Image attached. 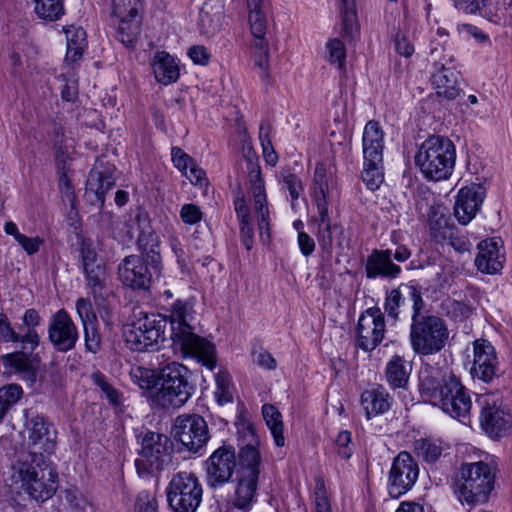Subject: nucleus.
I'll return each mask as SVG.
<instances>
[{
    "label": "nucleus",
    "mask_w": 512,
    "mask_h": 512,
    "mask_svg": "<svg viewBox=\"0 0 512 512\" xmlns=\"http://www.w3.org/2000/svg\"><path fill=\"white\" fill-rule=\"evenodd\" d=\"M411 373V365L401 356L394 355L387 362L385 376L392 389L405 388Z\"/></svg>",
    "instance_id": "32"
},
{
    "label": "nucleus",
    "mask_w": 512,
    "mask_h": 512,
    "mask_svg": "<svg viewBox=\"0 0 512 512\" xmlns=\"http://www.w3.org/2000/svg\"><path fill=\"white\" fill-rule=\"evenodd\" d=\"M314 499L316 512H331V504L326 491L324 480L321 476L317 475L314 478Z\"/></svg>",
    "instance_id": "52"
},
{
    "label": "nucleus",
    "mask_w": 512,
    "mask_h": 512,
    "mask_svg": "<svg viewBox=\"0 0 512 512\" xmlns=\"http://www.w3.org/2000/svg\"><path fill=\"white\" fill-rule=\"evenodd\" d=\"M76 311L81 320L82 325L89 323H97V317L94 313L92 303L87 298H79L76 301Z\"/></svg>",
    "instance_id": "58"
},
{
    "label": "nucleus",
    "mask_w": 512,
    "mask_h": 512,
    "mask_svg": "<svg viewBox=\"0 0 512 512\" xmlns=\"http://www.w3.org/2000/svg\"><path fill=\"white\" fill-rule=\"evenodd\" d=\"M402 272L399 265L392 261V251L390 249H374L368 255L365 264V274L368 279H395Z\"/></svg>",
    "instance_id": "24"
},
{
    "label": "nucleus",
    "mask_w": 512,
    "mask_h": 512,
    "mask_svg": "<svg viewBox=\"0 0 512 512\" xmlns=\"http://www.w3.org/2000/svg\"><path fill=\"white\" fill-rule=\"evenodd\" d=\"M384 132L377 121H368L362 135L363 171L366 187L377 190L384 181L383 167Z\"/></svg>",
    "instance_id": "8"
},
{
    "label": "nucleus",
    "mask_w": 512,
    "mask_h": 512,
    "mask_svg": "<svg viewBox=\"0 0 512 512\" xmlns=\"http://www.w3.org/2000/svg\"><path fill=\"white\" fill-rule=\"evenodd\" d=\"M135 220L137 221L140 230L137 243L139 249L142 251V256L147 259H151L152 254H155V256H161L160 252L157 250L159 246L158 236L149 227L147 216L138 214Z\"/></svg>",
    "instance_id": "34"
},
{
    "label": "nucleus",
    "mask_w": 512,
    "mask_h": 512,
    "mask_svg": "<svg viewBox=\"0 0 512 512\" xmlns=\"http://www.w3.org/2000/svg\"><path fill=\"white\" fill-rule=\"evenodd\" d=\"M236 426L239 447L236 457V475L259 478L262 457L255 427L246 419H240Z\"/></svg>",
    "instance_id": "11"
},
{
    "label": "nucleus",
    "mask_w": 512,
    "mask_h": 512,
    "mask_svg": "<svg viewBox=\"0 0 512 512\" xmlns=\"http://www.w3.org/2000/svg\"><path fill=\"white\" fill-rule=\"evenodd\" d=\"M93 382L101 389L104 397L113 406H119L122 402L121 393L115 389L106 379V377L97 372L92 375Z\"/></svg>",
    "instance_id": "48"
},
{
    "label": "nucleus",
    "mask_w": 512,
    "mask_h": 512,
    "mask_svg": "<svg viewBox=\"0 0 512 512\" xmlns=\"http://www.w3.org/2000/svg\"><path fill=\"white\" fill-rule=\"evenodd\" d=\"M262 415L276 446L283 447L285 445V437L283 435L284 424L282 414L274 405L267 403L262 406Z\"/></svg>",
    "instance_id": "38"
},
{
    "label": "nucleus",
    "mask_w": 512,
    "mask_h": 512,
    "mask_svg": "<svg viewBox=\"0 0 512 512\" xmlns=\"http://www.w3.org/2000/svg\"><path fill=\"white\" fill-rule=\"evenodd\" d=\"M283 187L289 191L292 205L299 199L304 190L301 179L290 172L283 174Z\"/></svg>",
    "instance_id": "56"
},
{
    "label": "nucleus",
    "mask_w": 512,
    "mask_h": 512,
    "mask_svg": "<svg viewBox=\"0 0 512 512\" xmlns=\"http://www.w3.org/2000/svg\"><path fill=\"white\" fill-rule=\"evenodd\" d=\"M223 20L222 5L213 11L212 6L206 3L200 11L199 28L201 32L207 36L214 35L221 28Z\"/></svg>",
    "instance_id": "42"
},
{
    "label": "nucleus",
    "mask_w": 512,
    "mask_h": 512,
    "mask_svg": "<svg viewBox=\"0 0 512 512\" xmlns=\"http://www.w3.org/2000/svg\"><path fill=\"white\" fill-rule=\"evenodd\" d=\"M395 49L399 55L409 58L413 55L415 48L410 40V37L404 33L399 32L394 39Z\"/></svg>",
    "instance_id": "62"
},
{
    "label": "nucleus",
    "mask_w": 512,
    "mask_h": 512,
    "mask_svg": "<svg viewBox=\"0 0 512 512\" xmlns=\"http://www.w3.org/2000/svg\"><path fill=\"white\" fill-rule=\"evenodd\" d=\"M386 333L384 313L379 307H370L363 311L357 322L356 335L357 346L371 352L383 341Z\"/></svg>",
    "instance_id": "15"
},
{
    "label": "nucleus",
    "mask_w": 512,
    "mask_h": 512,
    "mask_svg": "<svg viewBox=\"0 0 512 512\" xmlns=\"http://www.w3.org/2000/svg\"><path fill=\"white\" fill-rule=\"evenodd\" d=\"M481 405L480 424L483 430L492 438H500L508 435L512 428L511 417L502 408V403H497L493 395L484 394L477 399Z\"/></svg>",
    "instance_id": "17"
},
{
    "label": "nucleus",
    "mask_w": 512,
    "mask_h": 512,
    "mask_svg": "<svg viewBox=\"0 0 512 512\" xmlns=\"http://www.w3.org/2000/svg\"><path fill=\"white\" fill-rule=\"evenodd\" d=\"M166 496L172 512H196L202 502L203 488L193 473L178 472L170 480Z\"/></svg>",
    "instance_id": "10"
},
{
    "label": "nucleus",
    "mask_w": 512,
    "mask_h": 512,
    "mask_svg": "<svg viewBox=\"0 0 512 512\" xmlns=\"http://www.w3.org/2000/svg\"><path fill=\"white\" fill-rule=\"evenodd\" d=\"M115 17L118 19L117 39L126 47H134L141 33V15Z\"/></svg>",
    "instance_id": "33"
},
{
    "label": "nucleus",
    "mask_w": 512,
    "mask_h": 512,
    "mask_svg": "<svg viewBox=\"0 0 512 512\" xmlns=\"http://www.w3.org/2000/svg\"><path fill=\"white\" fill-rule=\"evenodd\" d=\"M22 335L11 326L7 316L0 313V343H22Z\"/></svg>",
    "instance_id": "57"
},
{
    "label": "nucleus",
    "mask_w": 512,
    "mask_h": 512,
    "mask_svg": "<svg viewBox=\"0 0 512 512\" xmlns=\"http://www.w3.org/2000/svg\"><path fill=\"white\" fill-rule=\"evenodd\" d=\"M132 381L141 389H152L158 386V372L143 367H135L131 370Z\"/></svg>",
    "instance_id": "47"
},
{
    "label": "nucleus",
    "mask_w": 512,
    "mask_h": 512,
    "mask_svg": "<svg viewBox=\"0 0 512 512\" xmlns=\"http://www.w3.org/2000/svg\"><path fill=\"white\" fill-rule=\"evenodd\" d=\"M252 44L254 65L259 69V75L263 84L270 83L269 72V45L265 36H253Z\"/></svg>",
    "instance_id": "37"
},
{
    "label": "nucleus",
    "mask_w": 512,
    "mask_h": 512,
    "mask_svg": "<svg viewBox=\"0 0 512 512\" xmlns=\"http://www.w3.org/2000/svg\"><path fill=\"white\" fill-rule=\"evenodd\" d=\"M499 369V361L494 346L486 339L473 342V364L470 369L472 378L485 383L491 382Z\"/></svg>",
    "instance_id": "20"
},
{
    "label": "nucleus",
    "mask_w": 512,
    "mask_h": 512,
    "mask_svg": "<svg viewBox=\"0 0 512 512\" xmlns=\"http://www.w3.org/2000/svg\"><path fill=\"white\" fill-rule=\"evenodd\" d=\"M217 384L216 395L219 396L224 402L232 400V394L230 391V378L226 372H220L215 377Z\"/></svg>",
    "instance_id": "63"
},
{
    "label": "nucleus",
    "mask_w": 512,
    "mask_h": 512,
    "mask_svg": "<svg viewBox=\"0 0 512 512\" xmlns=\"http://www.w3.org/2000/svg\"><path fill=\"white\" fill-rule=\"evenodd\" d=\"M360 402L367 418L370 419L389 411L393 399L385 390V388L379 385L374 388L365 390L361 394Z\"/></svg>",
    "instance_id": "29"
},
{
    "label": "nucleus",
    "mask_w": 512,
    "mask_h": 512,
    "mask_svg": "<svg viewBox=\"0 0 512 512\" xmlns=\"http://www.w3.org/2000/svg\"><path fill=\"white\" fill-rule=\"evenodd\" d=\"M115 186V179L111 174L92 169L86 182L85 195L91 205H98L102 209L105 203V194Z\"/></svg>",
    "instance_id": "26"
},
{
    "label": "nucleus",
    "mask_w": 512,
    "mask_h": 512,
    "mask_svg": "<svg viewBox=\"0 0 512 512\" xmlns=\"http://www.w3.org/2000/svg\"><path fill=\"white\" fill-rule=\"evenodd\" d=\"M34 12L41 20L55 22L65 14L64 0H34Z\"/></svg>",
    "instance_id": "43"
},
{
    "label": "nucleus",
    "mask_w": 512,
    "mask_h": 512,
    "mask_svg": "<svg viewBox=\"0 0 512 512\" xmlns=\"http://www.w3.org/2000/svg\"><path fill=\"white\" fill-rule=\"evenodd\" d=\"M20 344V350L7 353L2 357L3 365L18 372H30L34 369L37 360L34 355L36 348L25 347L23 343Z\"/></svg>",
    "instance_id": "35"
},
{
    "label": "nucleus",
    "mask_w": 512,
    "mask_h": 512,
    "mask_svg": "<svg viewBox=\"0 0 512 512\" xmlns=\"http://www.w3.org/2000/svg\"><path fill=\"white\" fill-rule=\"evenodd\" d=\"M153 73L156 80L164 85L176 82L180 69L175 59L165 51H158L152 60Z\"/></svg>",
    "instance_id": "31"
},
{
    "label": "nucleus",
    "mask_w": 512,
    "mask_h": 512,
    "mask_svg": "<svg viewBox=\"0 0 512 512\" xmlns=\"http://www.w3.org/2000/svg\"><path fill=\"white\" fill-rule=\"evenodd\" d=\"M335 443L339 456L343 459H349L353 453L351 433L347 430L339 432Z\"/></svg>",
    "instance_id": "59"
},
{
    "label": "nucleus",
    "mask_w": 512,
    "mask_h": 512,
    "mask_svg": "<svg viewBox=\"0 0 512 512\" xmlns=\"http://www.w3.org/2000/svg\"><path fill=\"white\" fill-rule=\"evenodd\" d=\"M452 55H446L440 61H434L435 72L432 75V84L439 96L453 100L460 95V76L453 65Z\"/></svg>",
    "instance_id": "22"
},
{
    "label": "nucleus",
    "mask_w": 512,
    "mask_h": 512,
    "mask_svg": "<svg viewBox=\"0 0 512 512\" xmlns=\"http://www.w3.org/2000/svg\"><path fill=\"white\" fill-rule=\"evenodd\" d=\"M157 500L152 494L142 491L138 494L135 512H157Z\"/></svg>",
    "instance_id": "61"
},
{
    "label": "nucleus",
    "mask_w": 512,
    "mask_h": 512,
    "mask_svg": "<svg viewBox=\"0 0 512 512\" xmlns=\"http://www.w3.org/2000/svg\"><path fill=\"white\" fill-rule=\"evenodd\" d=\"M405 287H414L413 285L401 284L398 288L392 289L386 292L384 300V311L387 316L394 321L399 319L401 309L405 306L406 301H409V297Z\"/></svg>",
    "instance_id": "39"
},
{
    "label": "nucleus",
    "mask_w": 512,
    "mask_h": 512,
    "mask_svg": "<svg viewBox=\"0 0 512 512\" xmlns=\"http://www.w3.org/2000/svg\"><path fill=\"white\" fill-rule=\"evenodd\" d=\"M83 270L104 266L98 258L95 248L87 242H83L80 249Z\"/></svg>",
    "instance_id": "54"
},
{
    "label": "nucleus",
    "mask_w": 512,
    "mask_h": 512,
    "mask_svg": "<svg viewBox=\"0 0 512 512\" xmlns=\"http://www.w3.org/2000/svg\"><path fill=\"white\" fill-rule=\"evenodd\" d=\"M328 50V60L332 64H338L341 68L346 58V50L342 41L332 39L326 44Z\"/></svg>",
    "instance_id": "55"
},
{
    "label": "nucleus",
    "mask_w": 512,
    "mask_h": 512,
    "mask_svg": "<svg viewBox=\"0 0 512 512\" xmlns=\"http://www.w3.org/2000/svg\"><path fill=\"white\" fill-rule=\"evenodd\" d=\"M22 394V387L17 384H8L0 387V422L4 419L10 408L21 399Z\"/></svg>",
    "instance_id": "45"
},
{
    "label": "nucleus",
    "mask_w": 512,
    "mask_h": 512,
    "mask_svg": "<svg viewBox=\"0 0 512 512\" xmlns=\"http://www.w3.org/2000/svg\"><path fill=\"white\" fill-rule=\"evenodd\" d=\"M420 389L424 397L451 417L463 423L470 419L471 397L456 376H444L441 382L433 377L422 378Z\"/></svg>",
    "instance_id": "4"
},
{
    "label": "nucleus",
    "mask_w": 512,
    "mask_h": 512,
    "mask_svg": "<svg viewBox=\"0 0 512 512\" xmlns=\"http://www.w3.org/2000/svg\"><path fill=\"white\" fill-rule=\"evenodd\" d=\"M189 370L178 362H171L158 371V390L154 401L162 408H179L193 393L188 381Z\"/></svg>",
    "instance_id": "7"
},
{
    "label": "nucleus",
    "mask_w": 512,
    "mask_h": 512,
    "mask_svg": "<svg viewBox=\"0 0 512 512\" xmlns=\"http://www.w3.org/2000/svg\"><path fill=\"white\" fill-rule=\"evenodd\" d=\"M329 184L327 170L324 164L317 163L313 177V199L317 210L320 207L328 208Z\"/></svg>",
    "instance_id": "41"
},
{
    "label": "nucleus",
    "mask_w": 512,
    "mask_h": 512,
    "mask_svg": "<svg viewBox=\"0 0 512 512\" xmlns=\"http://www.w3.org/2000/svg\"><path fill=\"white\" fill-rule=\"evenodd\" d=\"M317 212L318 216L314 219L318 227L317 240L325 252L331 253L335 242H339V236L343 234V228L338 224L331 223L328 208L320 207Z\"/></svg>",
    "instance_id": "27"
},
{
    "label": "nucleus",
    "mask_w": 512,
    "mask_h": 512,
    "mask_svg": "<svg viewBox=\"0 0 512 512\" xmlns=\"http://www.w3.org/2000/svg\"><path fill=\"white\" fill-rule=\"evenodd\" d=\"M456 148L447 137L430 136L419 147L415 155L416 166L428 180L448 179L454 170Z\"/></svg>",
    "instance_id": "5"
},
{
    "label": "nucleus",
    "mask_w": 512,
    "mask_h": 512,
    "mask_svg": "<svg viewBox=\"0 0 512 512\" xmlns=\"http://www.w3.org/2000/svg\"><path fill=\"white\" fill-rule=\"evenodd\" d=\"M58 79L62 82L61 98L67 102H74L78 97V81L74 73L68 70L66 73L60 74Z\"/></svg>",
    "instance_id": "49"
},
{
    "label": "nucleus",
    "mask_w": 512,
    "mask_h": 512,
    "mask_svg": "<svg viewBox=\"0 0 512 512\" xmlns=\"http://www.w3.org/2000/svg\"><path fill=\"white\" fill-rule=\"evenodd\" d=\"M143 6V0H114L113 4V16L129 15L135 16L139 14L140 9Z\"/></svg>",
    "instance_id": "53"
},
{
    "label": "nucleus",
    "mask_w": 512,
    "mask_h": 512,
    "mask_svg": "<svg viewBox=\"0 0 512 512\" xmlns=\"http://www.w3.org/2000/svg\"><path fill=\"white\" fill-rule=\"evenodd\" d=\"M172 162L174 166L183 174L194 160L179 147L171 149Z\"/></svg>",
    "instance_id": "64"
},
{
    "label": "nucleus",
    "mask_w": 512,
    "mask_h": 512,
    "mask_svg": "<svg viewBox=\"0 0 512 512\" xmlns=\"http://www.w3.org/2000/svg\"><path fill=\"white\" fill-rule=\"evenodd\" d=\"M195 299H178L168 316L173 344L180 348L184 356L196 358L209 370L216 367L215 346L194 332Z\"/></svg>",
    "instance_id": "1"
},
{
    "label": "nucleus",
    "mask_w": 512,
    "mask_h": 512,
    "mask_svg": "<svg viewBox=\"0 0 512 512\" xmlns=\"http://www.w3.org/2000/svg\"><path fill=\"white\" fill-rule=\"evenodd\" d=\"M162 272L161 256L151 255L147 259L141 255H128L118 264L117 273L119 281L133 290H148L154 279L159 278Z\"/></svg>",
    "instance_id": "9"
},
{
    "label": "nucleus",
    "mask_w": 512,
    "mask_h": 512,
    "mask_svg": "<svg viewBox=\"0 0 512 512\" xmlns=\"http://www.w3.org/2000/svg\"><path fill=\"white\" fill-rule=\"evenodd\" d=\"M203 213L192 203L184 204L180 209V218L187 225H194L202 220Z\"/></svg>",
    "instance_id": "60"
},
{
    "label": "nucleus",
    "mask_w": 512,
    "mask_h": 512,
    "mask_svg": "<svg viewBox=\"0 0 512 512\" xmlns=\"http://www.w3.org/2000/svg\"><path fill=\"white\" fill-rule=\"evenodd\" d=\"M342 35L347 38H354L358 33L357 15L354 5L341 6Z\"/></svg>",
    "instance_id": "51"
},
{
    "label": "nucleus",
    "mask_w": 512,
    "mask_h": 512,
    "mask_svg": "<svg viewBox=\"0 0 512 512\" xmlns=\"http://www.w3.org/2000/svg\"><path fill=\"white\" fill-rule=\"evenodd\" d=\"M495 474L483 461L463 463L454 477V492L462 503H484L494 487Z\"/></svg>",
    "instance_id": "6"
},
{
    "label": "nucleus",
    "mask_w": 512,
    "mask_h": 512,
    "mask_svg": "<svg viewBox=\"0 0 512 512\" xmlns=\"http://www.w3.org/2000/svg\"><path fill=\"white\" fill-rule=\"evenodd\" d=\"M11 479L36 501L51 498L57 489L58 474L46 456L36 451L22 454L12 465Z\"/></svg>",
    "instance_id": "3"
},
{
    "label": "nucleus",
    "mask_w": 512,
    "mask_h": 512,
    "mask_svg": "<svg viewBox=\"0 0 512 512\" xmlns=\"http://www.w3.org/2000/svg\"><path fill=\"white\" fill-rule=\"evenodd\" d=\"M169 439L166 435L147 432L141 438L139 457L135 460L138 472L154 473L164 469L171 461Z\"/></svg>",
    "instance_id": "13"
},
{
    "label": "nucleus",
    "mask_w": 512,
    "mask_h": 512,
    "mask_svg": "<svg viewBox=\"0 0 512 512\" xmlns=\"http://www.w3.org/2000/svg\"><path fill=\"white\" fill-rule=\"evenodd\" d=\"M25 431L28 435L29 444L39 450L37 454H51L56 447L55 431L43 415L28 409L25 411Z\"/></svg>",
    "instance_id": "19"
},
{
    "label": "nucleus",
    "mask_w": 512,
    "mask_h": 512,
    "mask_svg": "<svg viewBox=\"0 0 512 512\" xmlns=\"http://www.w3.org/2000/svg\"><path fill=\"white\" fill-rule=\"evenodd\" d=\"M414 449L425 462L435 463L449 446L439 439L422 438L415 441Z\"/></svg>",
    "instance_id": "40"
},
{
    "label": "nucleus",
    "mask_w": 512,
    "mask_h": 512,
    "mask_svg": "<svg viewBox=\"0 0 512 512\" xmlns=\"http://www.w3.org/2000/svg\"><path fill=\"white\" fill-rule=\"evenodd\" d=\"M249 22L253 36H265L266 18L261 11L262 0H247Z\"/></svg>",
    "instance_id": "46"
},
{
    "label": "nucleus",
    "mask_w": 512,
    "mask_h": 512,
    "mask_svg": "<svg viewBox=\"0 0 512 512\" xmlns=\"http://www.w3.org/2000/svg\"><path fill=\"white\" fill-rule=\"evenodd\" d=\"M67 52L65 63L67 65L79 61L86 47V32L82 27L70 26L65 29Z\"/></svg>",
    "instance_id": "36"
},
{
    "label": "nucleus",
    "mask_w": 512,
    "mask_h": 512,
    "mask_svg": "<svg viewBox=\"0 0 512 512\" xmlns=\"http://www.w3.org/2000/svg\"><path fill=\"white\" fill-rule=\"evenodd\" d=\"M167 320L160 315H146L125 331L127 345L134 351H155L166 339Z\"/></svg>",
    "instance_id": "12"
},
{
    "label": "nucleus",
    "mask_w": 512,
    "mask_h": 512,
    "mask_svg": "<svg viewBox=\"0 0 512 512\" xmlns=\"http://www.w3.org/2000/svg\"><path fill=\"white\" fill-rule=\"evenodd\" d=\"M235 481L231 504L239 510L248 512L256 502L259 478L236 475Z\"/></svg>",
    "instance_id": "28"
},
{
    "label": "nucleus",
    "mask_w": 512,
    "mask_h": 512,
    "mask_svg": "<svg viewBox=\"0 0 512 512\" xmlns=\"http://www.w3.org/2000/svg\"><path fill=\"white\" fill-rule=\"evenodd\" d=\"M23 325L26 331L22 335V343L25 347L37 348L40 344V336L36 327L40 324V316L37 310L27 309L23 315Z\"/></svg>",
    "instance_id": "44"
},
{
    "label": "nucleus",
    "mask_w": 512,
    "mask_h": 512,
    "mask_svg": "<svg viewBox=\"0 0 512 512\" xmlns=\"http://www.w3.org/2000/svg\"><path fill=\"white\" fill-rule=\"evenodd\" d=\"M84 330L85 350L96 354L102 349V336L97 323L82 325Z\"/></svg>",
    "instance_id": "50"
},
{
    "label": "nucleus",
    "mask_w": 512,
    "mask_h": 512,
    "mask_svg": "<svg viewBox=\"0 0 512 512\" xmlns=\"http://www.w3.org/2000/svg\"><path fill=\"white\" fill-rule=\"evenodd\" d=\"M172 433L186 450L193 453L202 449L210 437L205 419L196 414L178 416Z\"/></svg>",
    "instance_id": "16"
},
{
    "label": "nucleus",
    "mask_w": 512,
    "mask_h": 512,
    "mask_svg": "<svg viewBox=\"0 0 512 512\" xmlns=\"http://www.w3.org/2000/svg\"><path fill=\"white\" fill-rule=\"evenodd\" d=\"M412 303L410 344L419 355L429 356L440 352L449 338L445 320L432 314H422L424 300L417 287H405Z\"/></svg>",
    "instance_id": "2"
},
{
    "label": "nucleus",
    "mask_w": 512,
    "mask_h": 512,
    "mask_svg": "<svg viewBox=\"0 0 512 512\" xmlns=\"http://www.w3.org/2000/svg\"><path fill=\"white\" fill-rule=\"evenodd\" d=\"M254 175L251 174V191L254 198V207L258 217V228L260 235L269 230V210L267 206V198L265 193L264 181L261 177L260 170H255Z\"/></svg>",
    "instance_id": "30"
},
{
    "label": "nucleus",
    "mask_w": 512,
    "mask_h": 512,
    "mask_svg": "<svg viewBox=\"0 0 512 512\" xmlns=\"http://www.w3.org/2000/svg\"><path fill=\"white\" fill-rule=\"evenodd\" d=\"M478 250L475 264L480 271L496 274L503 268L504 255L500 251V242L497 239L481 241L478 244Z\"/></svg>",
    "instance_id": "25"
},
{
    "label": "nucleus",
    "mask_w": 512,
    "mask_h": 512,
    "mask_svg": "<svg viewBox=\"0 0 512 512\" xmlns=\"http://www.w3.org/2000/svg\"><path fill=\"white\" fill-rule=\"evenodd\" d=\"M419 465L407 451H401L393 460L388 475V492L392 498L407 493L416 483Z\"/></svg>",
    "instance_id": "14"
},
{
    "label": "nucleus",
    "mask_w": 512,
    "mask_h": 512,
    "mask_svg": "<svg viewBox=\"0 0 512 512\" xmlns=\"http://www.w3.org/2000/svg\"><path fill=\"white\" fill-rule=\"evenodd\" d=\"M207 481L209 486L217 487L227 483L236 469V454L232 446H221L208 458Z\"/></svg>",
    "instance_id": "21"
},
{
    "label": "nucleus",
    "mask_w": 512,
    "mask_h": 512,
    "mask_svg": "<svg viewBox=\"0 0 512 512\" xmlns=\"http://www.w3.org/2000/svg\"><path fill=\"white\" fill-rule=\"evenodd\" d=\"M48 339L59 352L75 348L79 339L77 326L65 309L58 310L50 319Z\"/></svg>",
    "instance_id": "18"
},
{
    "label": "nucleus",
    "mask_w": 512,
    "mask_h": 512,
    "mask_svg": "<svg viewBox=\"0 0 512 512\" xmlns=\"http://www.w3.org/2000/svg\"><path fill=\"white\" fill-rule=\"evenodd\" d=\"M485 197L484 188L472 184L461 188L456 196L454 215L463 224H468L477 214Z\"/></svg>",
    "instance_id": "23"
}]
</instances>
